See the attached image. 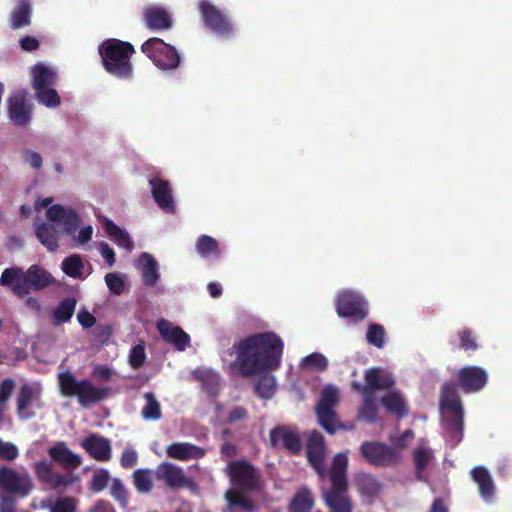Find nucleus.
<instances>
[{"instance_id": "obj_1", "label": "nucleus", "mask_w": 512, "mask_h": 512, "mask_svg": "<svg viewBox=\"0 0 512 512\" xmlns=\"http://www.w3.org/2000/svg\"><path fill=\"white\" fill-rule=\"evenodd\" d=\"M232 349L240 374L252 377L280 366L284 343L276 333L262 332L235 342Z\"/></svg>"}, {"instance_id": "obj_2", "label": "nucleus", "mask_w": 512, "mask_h": 512, "mask_svg": "<svg viewBox=\"0 0 512 512\" xmlns=\"http://www.w3.org/2000/svg\"><path fill=\"white\" fill-rule=\"evenodd\" d=\"M55 282L52 274L37 264L31 265L26 271L18 266L6 268L0 277V285L10 287L12 293L19 299L24 298L31 291H42L54 285Z\"/></svg>"}, {"instance_id": "obj_3", "label": "nucleus", "mask_w": 512, "mask_h": 512, "mask_svg": "<svg viewBox=\"0 0 512 512\" xmlns=\"http://www.w3.org/2000/svg\"><path fill=\"white\" fill-rule=\"evenodd\" d=\"M98 51L107 73L120 80L133 79L134 67L131 57L135 53V48L130 42L107 39L101 43Z\"/></svg>"}, {"instance_id": "obj_4", "label": "nucleus", "mask_w": 512, "mask_h": 512, "mask_svg": "<svg viewBox=\"0 0 512 512\" xmlns=\"http://www.w3.org/2000/svg\"><path fill=\"white\" fill-rule=\"evenodd\" d=\"M440 408L446 432L453 446L459 444L463 438L464 411L462 401L453 382H445L441 387Z\"/></svg>"}, {"instance_id": "obj_5", "label": "nucleus", "mask_w": 512, "mask_h": 512, "mask_svg": "<svg viewBox=\"0 0 512 512\" xmlns=\"http://www.w3.org/2000/svg\"><path fill=\"white\" fill-rule=\"evenodd\" d=\"M57 380L60 393L64 397H76L82 407L99 403L111 395L110 387L96 386L89 379L77 380L70 371L59 373Z\"/></svg>"}, {"instance_id": "obj_6", "label": "nucleus", "mask_w": 512, "mask_h": 512, "mask_svg": "<svg viewBox=\"0 0 512 512\" xmlns=\"http://www.w3.org/2000/svg\"><path fill=\"white\" fill-rule=\"evenodd\" d=\"M141 51L160 70L170 71L179 67L180 55L177 49L158 37H151L141 45Z\"/></svg>"}, {"instance_id": "obj_7", "label": "nucleus", "mask_w": 512, "mask_h": 512, "mask_svg": "<svg viewBox=\"0 0 512 512\" xmlns=\"http://www.w3.org/2000/svg\"><path fill=\"white\" fill-rule=\"evenodd\" d=\"M339 403V392L334 386H326L316 405V414L320 425L329 434H334L343 425L339 422L335 407Z\"/></svg>"}, {"instance_id": "obj_8", "label": "nucleus", "mask_w": 512, "mask_h": 512, "mask_svg": "<svg viewBox=\"0 0 512 512\" xmlns=\"http://www.w3.org/2000/svg\"><path fill=\"white\" fill-rule=\"evenodd\" d=\"M227 474L233 487L249 492L260 487V472L246 460H233L227 465Z\"/></svg>"}, {"instance_id": "obj_9", "label": "nucleus", "mask_w": 512, "mask_h": 512, "mask_svg": "<svg viewBox=\"0 0 512 512\" xmlns=\"http://www.w3.org/2000/svg\"><path fill=\"white\" fill-rule=\"evenodd\" d=\"M198 9L201 19L208 29L221 38L234 34V26L229 17L208 0H199Z\"/></svg>"}, {"instance_id": "obj_10", "label": "nucleus", "mask_w": 512, "mask_h": 512, "mask_svg": "<svg viewBox=\"0 0 512 512\" xmlns=\"http://www.w3.org/2000/svg\"><path fill=\"white\" fill-rule=\"evenodd\" d=\"M0 488L9 496L27 497L33 490L34 484L28 472L8 467H0Z\"/></svg>"}, {"instance_id": "obj_11", "label": "nucleus", "mask_w": 512, "mask_h": 512, "mask_svg": "<svg viewBox=\"0 0 512 512\" xmlns=\"http://www.w3.org/2000/svg\"><path fill=\"white\" fill-rule=\"evenodd\" d=\"M337 315L341 318H349L353 322H361L368 315L367 301L353 291H342L335 300Z\"/></svg>"}, {"instance_id": "obj_12", "label": "nucleus", "mask_w": 512, "mask_h": 512, "mask_svg": "<svg viewBox=\"0 0 512 512\" xmlns=\"http://www.w3.org/2000/svg\"><path fill=\"white\" fill-rule=\"evenodd\" d=\"M360 452L369 464L376 467L395 466L401 458L397 448L374 441L363 442L360 446Z\"/></svg>"}, {"instance_id": "obj_13", "label": "nucleus", "mask_w": 512, "mask_h": 512, "mask_svg": "<svg viewBox=\"0 0 512 512\" xmlns=\"http://www.w3.org/2000/svg\"><path fill=\"white\" fill-rule=\"evenodd\" d=\"M28 92L20 89L11 93L7 99L8 116L16 126H27L32 118V105L27 100Z\"/></svg>"}, {"instance_id": "obj_14", "label": "nucleus", "mask_w": 512, "mask_h": 512, "mask_svg": "<svg viewBox=\"0 0 512 512\" xmlns=\"http://www.w3.org/2000/svg\"><path fill=\"white\" fill-rule=\"evenodd\" d=\"M40 408L41 389L28 383L23 384L16 397V412L21 420H29L35 417V412L31 410L32 406Z\"/></svg>"}, {"instance_id": "obj_15", "label": "nucleus", "mask_w": 512, "mask_h": 512, "mask_svg": "<svg viewBox=\"0 0 512 512\" xmlns=\"http://www.w3.org/2000/svg\"><path fill=\"white\" fill-rule=\"evenodd\" d=\"M487 381V372L478 366H464L457 373L458 386L465 393H475L482 390Z\"/></svg>"}, {"instance_id": "obj_16", "label": "nucleus", "mask_w": 512, "mask_h": 512, "mask_svg": "<svg viewBox=\"0 0 512 512\" xmlns=\"http://www.w3.org/2000/svg\"><path fill=\"white\" fill-rule=\"evenodd\" d=\"M325 439L319 431H312L307 441V459L317 474L325 477L327 469L325 466Z\"/></svg>"}, {"instance_id": "obj_17", "label": "nucleus", "mask_w": 512, "mask_h": 512, "mask_svg": "<svg viewBox=\"0 0 512 512\" xmlns=\"http://www.w3.org/2000/svg\"><path fill=\"white\" fill-rule=\"evenodd\" d=\"M34 472L40 482L52 489L68 487L72 485L75 478L71 474H56L52 464L47 461H40L34 464Z\"/></svg>"}, {"instance_id": "obj_18", "label": "nucleus", "mask_w": 512, "mask_h": 512, "mask_svg": "<svg viewBox=\"0 0 512 512\" xmlns=\"http://www.w3.org/2000/svg\"><path fill=\"white\" fill-rule=\"evenodd\" d=\"M155 476L158 480H163L170 489L174 490L191 484V480L185 475L183 469L170 462L159 464L155 470Z\"/></svg>"}, {"instance_id": "obj_19", "label": "nucleus", "mask_w": 512, "mask_h": 512, "mask_svg": "<svg viewBox=\"0 0 512 512\" xmlns=\"http://www.w3.org/2000/svg\"><path fill=\"white\" fill-rule=\"evenodd\" d=\"M270 443L273 447L281 445L293 455L302 450V442L298 431L291 430L285 426H277L270 431Z\"/></svg>"}, {"instance_id": "obj_20", "label": "nucleus", "mask_w": 512, "mask_h": 512, "mask_svg": "<svg viewBox=\"0 0 512 512\" xmlns=\"http://www.w3.org/2000/svg\"><path fill=\"white\" fill-rule=\"evenodd\" d=\"M156 328L161 338L172 344L177 350L184 351L190 346V336L179 326H174L166 319H160L156 323Z\"/></svg>"}, {"instance_id": "obj_21", "label": "nucleus", "mask_w": 512, "mask_h": 512, "mask_svg": "<svg viewBox=\"0 0 512 512\" xmlns=\"http://www.w3.org/2000/svg\"><path fill=\"white\" fill-rule=\"evenodd\" d=\"M81 447L93 459L106 462L111 459L110 440L96 433H91L81 442Z\"/></svg>"}, {"instance_id": "obj_22", "label": "nucleus", "mask_w": 512, "mask_h": 512, "mask_svg": "<svg viewBox=\"0 0 512 512\" xmlns=\"http://www.w3.org/2000/svg\"><path fill=\"white\" fill-rule=\"evenodd\" d=\"M324 501L330 512H353V503L348 494V486H331L324 493Z\"/></svg>"}, {"instance_id": "obj_23", "label": "nucleus", "mask_w": 512, "mask_h": 512, "mask_svg": "<svg viewBox=\"0 0 512 512\" xmlns=\"http://www.w3.org/2000/svg\"><path fill=\"white\" fill-rule=\"evenodd\" d=\"M149 184L156 204L166 212H174L175 204L170 183L158 176L153 177Z\"/></svg>"}, {"instance_id": "obj_24", "label": "nucleus", "mask_w": 512, "mask_h": 512, "mask_svg": "<svg viewBox=\"0 0 512 512\" xmlns=\"http://www.w3.org/2000/svg\"><path fill=\"white\" fill-rule=\"evenodd\" d=\"M143 16L145 26L151 31L169 30L173 25L171 14L163 7H148Z\"/></svg>"}, {"instance_id": "obj_25", "label": "nucleus", "mask_w": 512, "mask_h": 512, "mask_svg": "<svg viewBox=\"0 0 512 512\" xmlns=\"http://www.w3.org/2000/svg\"><path fill=\"white\" fill-rule=\"evenodd\" d=\"M48 454L65 469H75L82 464L81 457L73 453L64 442H58L49 448Z\"/></svg>"}, {"instance_id": "obj_26", "label": "nucleus", "mask_w": 512, "mask_h": 512, "mask_svg": "<svg viewBox=\"0 0 512 512\" xmlns=\"http://www.w3.org/2000/svg\"><path fill=\"white\" fill-rule=\"evenodd\" d=\"M364 379L369 395L376 390H388L395 385V379L390 373L382 372L379 368H370L365 371Z\"/></svg>"}, {"instance_id": "obj_27", "label": "nucleus", "mask_w": 512, "mask_h": 512, "mask_svg": "<svg viewBox=\"0 0 512 512\" xmlns=\"http://www.w3.org/2000/svg\"><path fill=\"white\" fill-rule=\"evenodd\" d=\"M166 452L168 457L180 461L200 459L205 456V450L202 447L188 442L172 443L167 447Z\"/></svg>"}, {"instance_id": "obj_28", "label": "nucleus", "mask_w": 512, "mask_h": 512, "mask_svg": "<svg viewBox=\"0 0 512 512\" xmlns=\"http://www.w3.org/2000/svg\"><path fill=\"white\" fill-rule=\"evenodd\" d=\"M102 226L107 236L114 241V243L125 249L127 252H131L134 249V243L129 233L115 224L112 220L104 218Z\"/></svg>"}, {"instance_id": "obj_29", "label": "nucleus", "mask_w": 512, "mask_h": 512, "mask_svg": "<svg viewBox=\"0 0 512 512\" xmlns=\"http://www.w3.org/2000/svg\"><path fill=\"white\" fill-rule=\"evenodd\" d=\"M354 482L359 493L368 498L378 497L382 490V483L369 473H357Z\"/></svg>"}, {"instance_id": "obj_30", "label": "nucleus", "mask_w": 512, "mask_h": 512, "mask_svg": "<svg viewBox=\"0 0 512 512\" xmlns=\"http://www.w3.org/2000/svg\"><path fill=\"white\" fill-rule=\"evenodd\" d=\"M77 299L66 297L62 299L51 312V322L55 327L69 322L75 312Z\"/></svg>"}, {"instance_id": "obj_31", "label": "nucleus", "mask_w": 512, "mask_h": 512, "mask_svg": "<svg viewBox=\"0 0 512 512\" xmlns=\"http://www.w3.org/2000/svg\"><path fill=\"white\" fill-rule=\"evenodd\" d=\"M381 404L386 411L395 415L397 418H405L409 414L407 402L399 392H389L380 399Z\"/></svg>"}, {"instance_id": "obj_32", "label": "nucleus", "mask_w": 512, "mask_h": 512, "mask_svg": "<svg viewBox=\"0 0 512 512\" xmlns=\"http://www.w3.org/2000/svg\"><path fill=\"white\" fill-rule=\"evenodd\" d=\"M32 87L34 90L50 87L56 83V72L43 64L32 67Z\"/></svg>"}, {"instance_id": "obj_33", "label": "nucleus", "mask_w": 512, "mask_h": 512, "mask_svg": "<svg viewBox=\"0 0 512 512\" xmlns=\"http://www.w3.org/2000/svg\"><path fill=\"white\" fill-rule=\"evenodd\" d=\"M347 467V455L344 453L336 454L332 461V469L330 473L331 486H348Z\"/></svg>"}, {"instance_id": "obj_34", "label": "nucleus", "mask_w": 512, "mask_h": 512, "mask_svg": "<svg viewBox=\"0 0 512 512\" xmlns=\"http://www.w3.org/2000/svg\"><path fill=\"white\" fill-rule=\"evenodd\" d=\"M315 504L314 496L307 487H301L292 497L289 512H311Z\"/></svg>"}, {"instance_id": "obj_35", "label": "nucleus", "mask_w": 512, "mask_h": 512, "mask_svg": "<svg viewBox=\"0 0 512 512\" xmlns=\"http://www.w3.org/2000/svg\"><path fill=\"white\" fill-rule=\"evenodd\" d=\"M472 479L478 484L480 495L483 499H490L495 491L494 482L488 470L483 466L475 467L472 472Z\"/></svg>"}, {"instance_id": "obj_36", "label": "nucleus", "mask_w": 512, "mask_h": 512, "mask_svg": "<svg viewBox=\"0 0 512 512\" xmlns=\"http://www.w3.org/2000/svg\"><path fill=\"white\" fill-rule=\"evenodd\" d=\"M142 265V281L146 286L153 287L159 280L158 264L149 253H142L139 257Z\"/></svg>"}, {"instance_id": "obj_37", "label": "nucleus", "mask_w": 512, "mask_h": 512, "mask_svg": "<svg viewBox=\"0 0 512 512\" xmlns=\"http://www.w3.org/2000/svg\"><path fill=\"white\" fill-rule=\"evenodd\" d=\"M244 492L246 490H240L236 487L230 488L225 493V499L228 503L229 508H237L244 512H252L254 510V504Z\"/></svg>"}, {"instance_id": "obj_38", "label": "nucleus", "mask_w": 512, "mask_h": 512, "mask_svg": "<svg viewBox=\"0 0 512 512\" xmlns=\"http://www.w3.org/2000/svg\"><path fill=\"white\" fill-rule=\"evenodd\" d=\"M433 458V451L428 447L421 446L414 449L413 461L415 465V477L417 480H424L423 472Z\"/></svg>"}, {"instance_id": "obj_39", "label": "nucleus", "mask_w": 512, "mask_h": 512, "mask_svg": "<svg viewBox=\"0 0 512 512\" xmlns=\"http://www.w3.org/2000/svg\"><path fill=\"white\" fill-rule=\"evenodd\" d=\"M31 6L29 0H21L11 13L10 27L14 30L30 24Z\"/></svg>"}, {"instance_id": "obj_40", "label": "nucleus", "mask_w": 512, "mask_h": 512, "mask_svg": "<svg viewBox=\"0 0 512 512\" xmlns=\"http://www.w3.org/2000/svg\"><path fill=\"white\" fill-rule=\"evenodd\" d=\"M36 236L49 251H56L59 247L56 230L53 226L42 223L36 229Z\"/></svg>"}, {"instance_id": "obj_41", "label": "nucleus", "mask_w": 512, "mask_h": 512, "mask_svg": "<svg viewBox=\"0 0 512 512\" xmlns=\"http://www.w3.org/2000/svg\"><path fill=\"white\" fill-rule=\"evenodd\" d=\"M62 271L69 277L78 279L83 277L84 263L80 255L72 254L65 257L61 263Z\"/></svg>"}, {"instance_id": "obj_42", "label": "nucleus", "mask_w": 512, "mask_h": 512, "mask_svg": "<svg viewBox=\"0 0 512 512\" xmlns=\"http://www.w3.org/2000/svg\"><path fill=\"white\" fill-rule=\"evenodd\" d=\"M146 404L142 408L141 415L145 420H159L161 418V406L152 392L144 394Z\"/></svg>"}, {"instance_id": "obj_43", "label": "nucleus", "mask_w": 512, "mask_h": 512, "mask_svg": "<svg viewBox=\"0 0 512 512\" xmlns=\"http://www.w3.org/2000/svg\"><path fill=\"white\" fill-rule=\"evenodd\" d=\"M196 251L202 257L210 255L218 256L220 254L218 242L211 236L201 235L196 241Z\"/></svg>"}, {"instance_id": "obj_44", "label": "nucleus", "mask_w": 512, "mask_h": 512, "mask_svg": "<svg viewBox=\"0 0 512 512\" xmlns=\"http://www.w3.org/2000/svg\"><path fill=\"white\" fill-rule=\"evenodd\" d=\"M133 482L138 492L149 493L153 489L152 472L148 469L135 470Z\"/></svg>"}, {"instance_id": "obj_45", "label": "nucleus", "mask_w": 512, "mask_h": 512, "mask_svg": "<svg viewBox=\"0 0 512 512\" xmlns=\"http://www.w3.org/2000/svg\"><path fill=\"white\" fill-rule=\"evenodd\" d=\"M256 394L262 399H270L276 390L275 378L273 376L261 377L254 386Z\"/></svg>"}, {"instance_id": "obj_46", "label": "nucleus", "mask_w": 512, "mask_h": 512, "mask_svg": "<svg viewBox=\"0 0 512 512\" xmlns=\"http://www.w3.org/2000/svg\"><path fill=\"white\" fill-rule=\"evenodd\" d=\"M358 414L360 418L368 423H374L377 420V404L374 395H368L363 398Z\"/></svg>"}, {"instance_id": "obj_47", "label": "nucleus", "mask_w": 512, "mask_h": 512, "mask_svg": "<svg viewBox=\"0 0 512 512\" xmlns=\"http://www.w3.org/2000/svg\"><path fill=\"white\" fill-rule=\"evenodd\" d=\"M385 329L381 324L372 323L368 326L366 339L370 345L382 349L385 345Z\"/></svg>"}, {"instance_id": "obj_48", "label": "nucleus", "mask_w": 512, "mask_h": 512, "mask_svg": "<svg viewBox=\"0 0 512 512\" xmlns=\"http://www.w3.org/2000/svg\"><path fill=\"white\" fill-rule=\"evenodd\" d=\"M35 96L39 103L54 108L60 105V97L57 91L51 87L35 90Z\"/></svg>"}, {"instance_id": "obj_49", "label": "nucleus", "mask_w": 512, "mask_h": 512, "mask_svg": "<svg viewBox=\"0 0 512 512\" xmlns=\"http://www.w3.org/2000/svg\"><path fill=\"white\" fill-rule=\"evenodd\" d=\"M145 361V342L141 340L131 348L129 353V364L133 369H139L144 365Z\"/></svg>"}, {"instance_id": "obj_50", "label": "nucleus", "mask_w": 512, "mask_h": 512, "mask_svg": "<svg viewBox=\"0 0 512 512\" xmlns=\"http://www.w3.org/2000/svg\"><path fill=\"white\" fill-rule=\"evenodd\" d=\"M78 500L74 497L57 498L50 506V512H76Z\"/></svg>"}, {"instance_id": "obj_51", "label": "nucleus", "mask_w": 512, "mask_h": 512, "mask_svg": "<svg viewBox=\"0 0 512 512\" xmlns=\"http://www.w3.org/2000/svg\"><path fill=\"white\" fill-rule=\"evenodd\" d=\"M111 495L122 507L128 505V492L121 480L115 478L111 484Z\"/></svg>"}, {"instance_id": "obj_52", "label": "nucleus", "mask_w": 512, "mask_h": 512, "mask_svg": "<svg viewBox=\"0 0 512 512\" xmlns=\"http://www.w3.org/2000/svg\"><path fill=\"white\" fill-rule=\"evenodd\" d=\"M109 478V472L105 469H100L93 475L89 489L93 492H101L107 486Z\"/></svg>"}, {"instance_id": "obj_53", "label": "nucleus", "mask_w": 512, "mask_h": 512, "mask_svg": "<svg viewBox=\"0 0 512 512\" xmlns=\"http://www.w3.org/2000/svg\"><path fill=\"white\" fill-rule=\"evenodd\" d=\"M460 347L465 351H476L478 344L470 329L464 328L458 332Z\"/></svg>"}, {"instance_id": "obj_54", "label": "nucleus", "mask_w": 512, "mask_h": 512, "mask_svg": "<svg viewBox=\"0 0 512 512\" xmlns=\"http://www.w3.org/2000/svg\"><path fill=\"white\" fill-rule=\"evenodd\" d=\"M303 364L306 367L314 368L319 371H324L327 368V359L320 353H312L306 356L303 360Z\"/></svg>"}, {"instance_id": "obj_55", "label": "nucleus", "mask_w": 512, "mask_h": 512, "mask_svg": "<svg viewBox=\"0 0 512 512\" xmlns=\"http://www.w3.org/2000/svg\"><path fill=\"white\" fill-rule=\"evenodd\" d=\"M105 282L112 294L120 295L124 290V281L122 277L116 273L106 274Z\"/></svg>"}, {"instance_id": "obj_56", "label": "nucleus", "mask_w": 512, "mask_h": 512, "mask_svg": "<svg viewBox=\"0 0 512 512\" xmlns=\"http://www.w3.org/2000/svg\"><path fill=\"white\" fill-rule=\"evenodd\" d=\"M19 455L17 446L11 442H5L0 438V459L13 461Z\"/></svg>"}, {"instance_id": "obj_57", "label": "nucleus", "mask_w": 512, "mask_h": 512, "mask_svg": "<svg viewBox=\"0 0 512 512\" xmlns=\"http://www.w3.org/2000/svg\"><path fill=\"white\" fill-rule=\"evenodd\" d=\"M247 417L248 411L245 407L235 406L228 412L226 423L232 424L235 422L245 420Z\"/></svg>"}, {"instance_id": "obj_58", "label": "nucleus", "mask_w": 512, "mask_h": 512, "mask_svg": "<svg viewBox=\"0 0 512 512\" xmlns=\"http://www.w3.org/2000/svg\"><path fill=\"white\" fill-rule=\"evenodd\" d=\"M63 222L66 231L71 232L75 230L79 225V218L77 213L72 209H67L65 212L64 218L61 220Z\"/></svg>"}, {"instance_id": "obj_59", "label": "nucleus", "mask_w": 512, "mask_h": 512, "mask_svg": "<svg viewBox=\"0 0 512 512\" xmlns=\"http://www.w3.org/2000/svg\"><path fill=\"white\" fill-rule=\"evenodd\" d=\"M23 160L32 168L39 169L42 166V157L39 153L26 149L22 153Z\"/></svg>"}, {"instance_id": "obj_60", "label": "nucleus", "mask_w": 512, "mask_h": 512, "mask_svg": "<svg viewBox=\"0 0 512 512\" xmlns=\"http://www.w3.org/2000/svg\"><path fill=\"white\" fill-rule=\"evenodd\" d=\"M137 453L133 449H126L122 452L121 458H120V464L123 468H131L133 467L137 462Z\"/></svg>"}, {"instance_id": "obj_61", "label": "nucleus", "mask_w": 512, "mask_h": 512, "mask_svg": "<svg viewBox=\"0 0 512 512\" xmlns=\"http://www.w3.org/2000/svg\"><path fill=\"white\" fill-rule=\"evenodd\" d=\"M79 324L84 328H91L96 323V318L86 309H81L77 314Z\"/></svg>"}, {"instance_id": "obj_62", "label": "nucleus", "mask_w": 512, "mask_h": 512, "mask_svg": "<svg viewBox=\"0 0 512 512\" xmlns=\"http://www.w3.org/2000/svg\"><path fill=\"white\" fill-rule=\"evenodd\" d=\"M66 210L67 209L63 208L61 205L55 204L47 209L46 216L51 221L61 222L65 216Z\"/></svg>"}, {"instance_id": "obj_63", "label": "nucleus", "mask_w": 512, "mask_h": 512, "mask_svg": "<svg viewBox=\"0 0 512 512\" xmlns=\"http://www.w3.org/2000/svg\"><path fill=\"white\" fill-rule=\"evenodd\" d=\"M100 254L104 258L105 262L108 264V266H113L115 264V252L114 250L109 246L106 242L100 243Z\"/></svg>"}, {"instance_id": "obj_64", "label": "nucleus", "mask_w": 512, "mask_h": 512, "mask_svg": "<svg viewBox=\"0 0 512 512\" xmlns=\"http://www.w3.org/2000/svg\"><path fill=\"white\" fill-rule=\"evenodd\" d=\"M92 376L102 381H110L113 376V370L108 366L100 365L93 369Z\"/></svg>"}]
</instances>
